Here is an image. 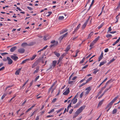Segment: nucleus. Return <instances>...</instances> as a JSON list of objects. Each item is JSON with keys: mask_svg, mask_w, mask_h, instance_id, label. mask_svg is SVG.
<instances>
[{"mask_svg": "<svg viewBox=\"0 0 120 120\" xmlns=\"http://www.w3.org/2000/svg\"><path fill=\"white\" fill-rule=\"evenodd\" d=\"M91 90V88L90 87H87L85 90L86 91L85 92V95H87L89 93Z\"/></svg>", "mask_w": 120, "mask_h": 120, "instance_id": "2", "label": "nucleus"}, {"mask_svg": "<svg viewBox=\"0 0 120 120\" xmlns=\"http://www.w3.org/2000/svg\"><path fill=\"white\" fill-rule=\"evenodd\" d=\"M39 116H37L35 120H39Z\"/></svg>", "mask_w": 120, "mask_h": 120, "instance_id": "64", "label": "nucleus"}, {"mask_svg": "<svg viewBox=\"0 0 120 120\" xmlns=\"http://www.w3.org/2000/svg\"><path fill=\"white\" fill-rule=\"evenodd\" d=\"M86 79V77H85L84 78V79H82L81 80H80V83H82V82H83L84 80H85V79Z\"/></svg>", "mask_w": 120, "mask_h": 120, "instance_id": "43", "label": "nucleus"}, {"mask_svg": "<svg viewBox=\"0 0 120 120\" xmlns=\"http://www.w3.org/2000/svg\"><path fill=\"white\" fill-rule=\"evenodd\" d=\"M28 45V44H27L26 42H25L22 43V45L21 46H22L23 47H24L25 46H27Z\"/></svg>", "mask_w": 120, "mask_h": 120, "instance_id": "32", "label": "nucleus"}, {"mask_svg": "<svg viewBox=\"0 0 120 120\" xmlns=\"http://www.w3.org/2000/svg\"><path fill=\"white\" fill-rule=\"evenodd\" d=\"M57 61L54 60L52 61L51 65L50 66V68H54L57 63Z\"/></svg>", "mask_w": 120, "mask_h": 120, "instance_id": "4", "label": "nucleus"}, {"mask_svg": "<svg viewBox=\"0 0 120 120\" xmlns=\"http://www.w3.org/2000/svg\"><path fill=\"white\" fill-rule=\"evenodd\" d=\"M36 68V70L33 73L34 74H35L36 73H37L38 72L39 69V66H37Z\"/></svg>", "mask_w": 120, "mask_h": 120, "instance_id": "14", "label": "nucleus"}, {"mask_svg": "<svg viewBox=\"0 0 120 120\" xmlns=\"http://www.w3.org/2000/svg\"><path fill=\"white\" fill-rule=\"evenodd\" d=\"M83 92H82L81 94H80V98H81L82 97V96H83Z\"/></svg>", "mask_w": 120, "mask_h": 120, "instance_id": "56", "label": "nucleus"}, {"mask_svg": "<svg viewBox=\"0 0 120 120\" xmlns=\"http://www.w3.org/2000/svg\"><path fill=\"white\" fill-rule=\"evenodd\" d=\"M56 100H57L56 98H54L53 99L52 101V102H53V103H54L56 101Z\"/></svg>", "mask_w": 120, "mask_h": 120, "instance_id": "54", "label": "nucleus"}, {"mask_svg": "<svg viewBox=\"0 0 120 120\" xmlns=\"http://www.w3.org/2000/svg\"><path fill=\"white\" fill-rule=\"evenodd\" d=\"M112 105H111L110 103H109L108 104V105L107 106L106 109H107V108H109V109H110L111 107V106Z\"/></svg>", "mask_w": 120, "mask_h": 120, "instance_id": "24", "label": "nucleus"}, {"mask_svg": "<svg viewBox=\"0 0 120 120\" xmlns=\"http://www.w3.org/2000/svg\"><path fill=\"white\" fill-rule=\"evenodd\" d=\"M78 114H77V113H76V112H75V114H74L73 116V118H74L76 117L78 115Z\"/></svg>", "mask_w": 120, "mask_h": 120, "instance_id": "49", "label": "nucleus"}, {"mask_svg": "<svg viewBox=\"0 0 120 120\" xmlns=\"http://www.w3.org/2000/svg\"><path fill=\"white\" fill-rule=\"evenodd\" d=\"M109 51V49L108 48H106L105 50V52H107Z\"/></svg>", "mask_w": 120, "mask_h": 120, "instance_id": "62", "label": "nucleus"}, {"mask_svg": "<svg viewBox=\"0 0 120 120\" xmlns=\"http://www.w3.org/2000/svg\"><path fill=\"white\" fill-rule=\"evenodd\" d=\"M17 48V47L15 46H13L10 49V51L11 52L14 51Z\"/></svg>", "mask_w": 120, "mask_h": 120, "instance_id": "13", "label": "nucleus"}, {"mask_svg": "<svg viewBox=\"0 0 120 120\" xmlns=\"http://www.w3.org/2000/svg\"><path fill=\"white\" fill-rule=\"evenodd\" d=\"M115 60V59H114V58L110 60V61H109V63H111L114 61Z\"/></svg>", "mask_w": 120, "mask_h": 120, "instance_id": "52", "label": "nucleus"}, {"mask_svg": "<svg viewBox=\"0 0 120 120\" xmlns=\"http://www.w3.org/2000/svg\"><path fill=\"white\" fill-rule=\"evenodd\" d=\"M88 65H86L84 66L83 67V68H82V69H84L88 67Z\"/></svg>", "mask_w": 120, "mask_h": 120, "instance_id": "59", "label": "nucleus"}, {"mask_svg": "<svg viewBox=\"0 0 120 120\" xmlns=\"http://www.w3.org/2000/svg\"><path fill=\"white\" fill-rule=\"evenodd\" d=\"M80 93V92H79L77 93L76 95L74 97L76 98H77L78 97Z\"/></svg>", "mask_w": 120, "mask_h": 120, "instance_id": "39", "label": "nucleus"}, {"mask_svg": "<svg viewBox=\"0 0 120 120\" xmlns=\"http://www.w3.org/2000/svg\"><path fill=\"white\" fill-rule=\"evenodd\" d=\"M37 65V64L36 63H34L32 65V68H34Z\"/></svg>", "mask_w": 120, "mask_h": 120, "instance_id": "42", "label": "nucleus"}, {"mask_svg": "<svg viewBox=\"0 0 120 120\" xmlns=\"http://www.w3.org/2000/svg\"><path fill=\"white\" fill-rule=\"evenodd\" d=\"M89 18L87 20V21L85 22L83 24L82 26V29H84L86 27L87 24V22H88V20H89Z\"/></svg>", "mask_w": 120, "mask_h": 120, "instance_id": "15", "label": "nucleus"}, {"mask_svg": "<svg viewBox=\"0 0 120 120\" xmlns=\"http://www.w3.org/2000/svg\"><path fill=\"white\" fill-rule=\"evenodd\" d=\"M52 12L51 11H49L46 12L45 14V15L46 16H49L52 13Z\"/></svg>", "mask_w": 120, "mask_h": 120, "instance_id": "22", "label": "nucleus"}, {"mask_svg": "<svg viewBox=\"0 0 120 120\" xmlns=\"http://www.w3.org/2000/svg\"><path fill=\"white\" fill-rule=\"evenodd\" d=\"M73 74H72L69 77V79L68 83L69 84H73L74 81H72L71 79L72 77L73 76Z\"/></svg>", "mask_w": 120, "mask_h": 120, "instance_id": "3", "label": "nucleus"}, {"mask_svg": "<svg viewBox=\"0 0 120 120\" xmlns=\"http://www.w3.org/2000/svg\"><path fill=\"white\" fill-rule=\"evenodd\" d=\"M92 79V77H89L88 79L86 80V83H88L89 81L91 80Z\"/></svg>", "mask_w": 120, "mask_h": 120, "instance_id": "34", "label": "nucleus"}, {"mask_svg": "<svg viewBox=\"0 0 120 120\" xmlns=\"http://www.w3.org/2000/svg\"><path fill=\"white\" fill-rule=\"evenodd\" d=\"M99 36H98L93 41V42L95 43H96L99 39Z\"/></svg>", "mask_w": 120, "mask_h": 120, "instance_id": "18", "label": "nucleus"}, {"mask_svg": "<svg viewBox=\"0 0 120 120\" xmlns=\"http://www.w3.org/2000/svg\"><path fill=\"white\" fill-rule=\"evenodd\" d=\"M118 98V97H116L114 98L112 101L110 102V103L111 105H112L113 103L115 102V101Z\"/></svg>", "mask_w": 120, "mask_h": 120, "instance_id": "10", "label": "nucleus"}, {"mask_svg": "<svg viewBox=\"0 0 120 120\" xmlns=\"http://www.w3.org/2000/svg\"><path fill=\"white\" fill-rule=\"evenodd\" d=\"M6 94H4L1 97V99H3L5 97V96L6 95Z\"/></svg>", "mask_w": 120, "mask_h": 120, "instance_id": "53", "label": "nucleus"}, {"mask_svg": "<svg viewBox=\"0 0 120 120\" xmlns=\"http://www.w3.org/2000/svg\"><path fill=\"white\" fill-rule=\"evenodd\" d=\"M36 112V111H34L31 115L30 117H31L32 116H33L34 115V114H35V112Z\"/></svg>", "mask_w": 120, "mask_h": 120, "instance_id": "61", "label": "nucleus"}, {"mask_svg": "<svg viewBox=\"0 0 120 120\" xmlns=\"http://www.w3.org/2000/svg\"><path fill=\"white\" fill-rule=\"evenodd\" d=\"M106 37L107 38H111L112 37V35L110 34H108L106 36Z\"/></svg>", "mask_w": 120, "mask_h": 120, "instance_id": "46", "label": "nucleus"}, {"mask_svg": "<svg viewBox=\"0 0 120 120\" xmlns=\"http://www.w3.org/2000/svg\"><path fill=\"white\" fill-rule=\"evenodd\" d=\"M77 78V76H75L74 77L72 78H71V80L72 81H74Z\"/></svg>", "mask_w": 120, "mask_h": 120, "instance_id": "44", "label": "nucleus"}, {"mask_svg": "<svg viewBox=\"0 0 120 120\" xmlns=\"http://www.w3.org/2000/svg\"><path fill=\"white\" fill-rule=\"evenodd\" d=\"M69 92L70 90H69V88H68L63 93V94L65 95H67L69 93Z\"/></svg>", "mask_w": 120, "mask_h": 120, "instance_id": "6", "label": "nucleus"}, {"mask_svg": "<svg viewBox=\"0 0 120 120\" xmlns=\"http://www.w3.org/2000/svg\"><path fill=\"white\" fill-rule=\"evenodd\" d=\"M56 82H54L53 84L52 85V86H51L50 88L49 89V91H48V93H50V91L51 90V89H52L53 87V86L55 85L56 84Z\"/></svg>", "mask_w": 120, "mask_h": 120, "instance_id": "21", "label": "nucleus"}, {"mask_svg": "<svg viewBox=\"0 0 120 120\" xmlns=\"http://www.w3.org/2000/svg\"><path fill=\"white\" fill-rule=\"evenodd\" d=\"M95 44V43L93 42V41H92V42L90 43L89 46L90 47V49H91L92 48L93 46Z\"/></svg>", "mask_w": 120, "mask_h": 120, "instance_id": "26", "label": "nucleus"}, {"mask_svg": "<svg viewBox=\"0 0 120 120\" xmlns=\"http://www.w3.org/2000/svg\"><path fill=\"white\" fill-rule=\"evenodd\" d=\"M27 8L30 11L32 10L33 9L32 8L28 6L27 7Z\"/></svg>", "mask_w": 120, "mask_h": 120, "instance_id": "51", "label": "nucleus"}, {"mask_svg": "<svg viewBox=\"0 0 120 120\" xmlns=\"http://www.w3.org/2000/svg\"><path fill=\"white\" fill-rule=\"evenodd\" d=\"M93 33H94L93 32H91L89 34V36L87 38L89 39H90L91 38V36L93 35Z\"/></svg>", "mask_w": 120, "mask_h": 120, "instance_id": "23", "label": "nucleus"}, {"mask_svg": "<svg viewBox=\"0 0 120 120\" xmlns=\"http://www.w3.org/2000/svg\"><path fill=\"white\" fill-rule=\"evenodd\" d=\"M71 102L70 103V104H69V105L68 106V107H67V111H68V109L70 107H71Z\"/></svg>", "mask_w": 120, "mask_h": 120, "instance_id": "45", "label": "nucleus"}, {"mask_svg": "<svg viewBox=\"0 0 120 120\" xmlns=\"http://www.w3.org/2000/svg\"><path fill=\"white\" fill-rule=\"evenodd\" d=\"M39 75L35 79L34 81L35 82L36 81H37V80L39 78Z\"/></svg>", "mask_w": 120, "mask_h": 120, "instance_id": "47", "label": "nucleus"}, {"mask_svg": "<svg viewBox=\"0 0 120 120\" xmlns=\"http://www.w3.org/2000/svg\"><path fill=\"white\" fill-rule=\"evenodd\" d=\"M117 111V110L116 109H114L112 111V114H114Z\"/></svg>", "mask_w": 120, "mask_h": 120, "instance_id": "37", "label": "nucleus"}, {"mask_svg": "<svg viewBox=\"0 0 120 120\" xmlns=\"http://www.w3.org/2000/svg\"><path fill=\"white\" fill-rule=\"evenodd\" d=\"M81 103V101H79V102H78L77 104L76 105H75V106L74 107V108H75L78 107V106L80 105Z\"/></svg>", "mask_w": 120, "mask_h": 120, "instance_id": "28", "label": "nucleus"}, {"mask_svg": "<svg viewBox=\"0 0 120 120\" xmlns=\"http://www.w3.org/2000/svg\"><path fill=\"white\" fill-rule=\"evenodd\" d=\"M64 53L59 58V59L58 60V63H59L62 60L63 58L64 57V56L67 53Z\"/></svg>", "mask_w": 120, "mask_h": 120, "instance_id": "5", "label": "nucleus"}, {"mask_svg": "<svg viewBox=\"0 0 120 120\" xmlns=\"http://www.w3.org/2000/svg\"><path fill=\"white\" fill-rule=\"evenodd\" d=\"M112 79H110L106 83V84L104 86V88H105L107 86V85L109 83H110L111 82Z\"/></svg>", "mask_w": 120, "mask_h": 120, "instance_id": "20", "label": "nucleus"}, {"mask_svg": "<svg viewBox=\"0 0 120 120\" xmlns=\"http://www.w3.org/2000/svg\"><path fill=\"white\" fill-rule=\"evenodd\" d=\"M43 40L44 41H46L48 39V37L47 36H44V37L43 38Z\"/></svg>", "mask_w": 120, "mask_h": 120, "instance_id": "41", "label": "nucleus"}, {"mask_svg": "<svg viewBox=\"0 0 120 120\" xmlns=\"http://www.w3.org/2000/svg\"><path fill=\"white\" fill-rule=\"evenodd\" d=\"M67 30L66 29L60 31V34H62L64 33L67 32Z\"/></svg>", "mask_w": 120, "mask_h": 120, "instance_id": "25", "label": "nucleus"}, {"mask_svg": "<svg viewBox=\"0 0 120 120\" xmlns=\"http://www.w3.org/2000/svg\"><path fill=\"white\" fill-rule=\"evenodd\" d=\"M64 109V108H60L57 111V113H59V112H60L61 110H63Z\"/></svg>", "mask_w": 120, "mask_h": 120, "instance_id": "38", "label": "nucleus"}, {"mask_svg": "<svg viewBox=\"0 0 120 120\" xmlns=\"http://www.w3.org/2000/svg\"><path fill=\"white\" fill-rule=\"evenodd\" d=\"M85 60V58H83L82 60H81L80 62V63H83L84 61V60Z\"/></svg>", "mask_w": 120, "mask_h": 120, "instance_id": "63", "label": "nucleus"}, {"mask_svg": "<svg viewBox=\"0 0 120 120\" xmlns=\"http://www.w3.org/2000/svg\"><path fill=\"white\" fill-rule=\"evenodd\" d=\"M70 49V45H68V47L66 48V49L65 50V51L66 52H67Z\"/></svg>", "mask_w": 120, "mask_h": 120, "instance_id": "33", "label": "nucleus"}, {"mask_svg": "<svg viewBox=\"0 0 120 120\" xmlns=\"http://www.w3.org/2000/svg\"><path fill=\"white\" fill-rule=\"evenodd\" d=\"M112 30V29L111 28V26H110L108 28V31L109 32L111 31Z\"/></svg>", "mask_w": 120, "mask_h": 120, "instance_id": "57", "label": "nucleus"}, {"mask_svg": "<svg viewBox=\"0 0 120 120\" xmlns=\"http://www.w3.org/2000/svg\"><path fill=\"white\" fill-rule=\"evenodd\" d=\"M15 96H16V95H15L14 96L10 99L9 101L10 102V101H11L13 100H14V99L15 98Z\"/></svg>", "mask_w": 120, "mask_h": 120, "instance_id": "48", "label": "nucleus"}, {"mask_svg": "<svg viewBox=\"0 0 120 120\" xmlns=\"http://www.w3.org/2000/svg\"><path fill=\"white\" fill-rule=\"evenodd\" d=\"M30 60V59H26L24 60H23L22 61V63L21 64H24V63H25L27 61L29 60Z\"/></svg>", "mask_w": 120, "mask_h": 120, "instance_id": "29", "label": "nucleus"}, {"mask_svg": "<svg viewBox=\"0 0 120 120\" xmlns=\"http://www.w3.org/2000/svg\"><path fill=\"white\" fill-rule=\"evenodd\" d=\"M104 101V99H103L101 101L98 103V107L99 106H100L103 103V102Z\"/></svg>", "mask_w": 120, "mask_h": 120, "instance_id": "19", "label": "nucleus"}, {"mask_svg": "<svg viewBox=\"0 0 120 120\" xmlns=\"http://www.w3.org/2000/svg\"><path fill=\"white\" fill-rule=\"evenodd\" d=\"M77 101V99L75 98H74L71 100V102H73V104H75Z\"/></svg>", "mask_w": 120, "mask_h": 120, "instance_id": "9", "label": "nucleus"}, {"mask_svg": "<svg viewBox=\"0 0 120 120\" xmlns=\"http://www.w3.org/2000/svg\"><path fill=\"white\" fill-rule=\"evenodd\" d=\"M8 64H11L12 63V60L10 58L8 57Z\"/></svg>", "mask_w": 120, "mask_h": 120, "instance_id": "17", "label": "nucleus"}, {"mask_svg": "<svg viewBox=\"0 0 120 120\" xmlns=\"http://www.w3.org/2000/svg\"><path fill=\"white\" fill-rule=\"evenodd\" d=\"M106 63V61L105 60L104 61H103L100 63L99 65V66L101 67L102 65H104V64H105Z\"/></svg>", "mask_w": 120, "mask_h": 120, "instance_id": "27", "label": "nucleus"}, {"mask_svg": "<svg viewBox=\"0 0 120 120\" xmlns=\"http://www.w3.org/2000/svg\"><path fill=\"white\" fill-rule=\"evenodd\" d=\"M118 40H116L115 42L114 43L112 44L113 46L115 45L117 43L119 42L118 41Z\"/></svg>", "mask_w": 120, "mask_h": 120, "instance_id": "50", "label": "nucleus"}, {"mask_svg": "<svg viewBox=\"0 0 120 120\" xmlns=\"http://www.w3.org/2000/svg\"><path fill=\"white\" fill-rule=\"evenodd\" d=\"M25 51V49L23 48H20L18 49V51L20 53H23Z\"/></svg>", "mask_w": 120, "mask_h": 120, "instance_id": "8", "label": "nucleus"}, {"mask_svg": "<svg viewBox=\"0 0 120 120\" xmlns=\"http://www.w3.org/2000/svg\"><path fill=\"white\" fill-rule=\"evenodd\" d=\"M104 23L103 22L102 23H101L100 25L98 26V29H99L101 28L104 25Z\"/></svg>", "mask_w": 120, "mask_h": 120, "instance_id": "35", "label": "nucleus"}, {"mask_svg": "<svg viewBox=\"0 0 120 120\" xmlns=\"http://www.w3.org/2000/svg\"><path fill=\"white\" fill-rule=\"evenodd\" d=\"M54 53L55 54V55L57 57H59L60 55V54L59 53H57L56 52H54Z\"/></svg>", "mask_w": 120, "mask_h": 120, "instance_id": "31", "label": "nucleus"}, {"mask_svg": "<svg viewBox=\"0 0 120 120\" xmlns=\"http://www.w3.org/2000/svg\"><path fill=\"white\" fill-rule=\"evenodd\" d=\"M80 25L81 24L80 23H79V24L76 28L75 29L74 31L73 32V34H74L78 30V29L80 28Z\"/></svg>", "mask_w": 120, "mask_h": 120, "instance_id": "7", "label": "nucleus"}, {"mask_svg": "<svg viewBox=\"0 0 120 120\" xmlns=\"http://www.w3.org/2000/svg\"><path fill=\"white\" fill-rule=\"evenodd\" d=\"M85 106L84 105L83 106L80 107L76 112V113L77 114H80L82 111V110L85 108Z\"/></svg>", "mask_w": 120, "mask_h": 120, "instance_id": "1", "label": "nucleus"}, {"mask_svg": "<svg viewBox=\"0 0 120 120\" xmlns=\"http://www.w3.org/2000/svg\"><path fill=\"white\" fill-rule=\"evenodd\" d=\"M36 55H33L30 58V59L31 60H34V59L35 58V57L36 56Z\"/></svg>", "mask_w": 120, "mask_h": 120, "instance_id": "36", "label": "nucleus"}, {"mask_svg": "<svg viewBox=\"0 0 120 120\" xmlns=\"http://www.w3.org/2000/svg\"><path fill=\"white\" fill-rule=\"evenodd\" d=\"M54 90H55L54 88H52V89H51V90L50 91H50H51V93L52 94L53 93V92L54 91Z\"/></svg>", "mask_w": 120, "mask_h": 120, "instance_id": "55", "label": "nucleus"}, {"mask_svg": "<svg viewBox=\"0 0 120 120\" xmlns=\"http://www.w3.org/2000/svg\"><path fill=\"white\" fill-rule=\"evenodd\" d=\"M22 69V68H19L18 70L16 71L15 73V74L16 75H19L21 70Z\"/></svg>", "mask_w": 120, "mask_h": 120, "instance_id": "11", "label": "nucleus"}, {"mask_svg": "<svg viewBox=\"0 0 120 120\" xmlns=\"http://www.w3.org/2000/svg\"><path fill=\"white\" fill-rule=\"evenodd\" d=\"M103 57V54L102 52L100 56L98 58V61H100L102 59V57Z\"/></svg>", "mask_w": 120, "mask_h": 120, "instance_id": "16", "label": "nucleus"}, {"mask_svg": "<svg viewBox=\"0 0 120 120\" xmlns=\"http://www.w3.org/2000/svg\"><path fill=\"white\" fill-rule=\"evenodd\" d=\"M94 71L93 72V73L94 74H96L97 72L99 71V70L97 69H94Z\"/></svg>", "mask_w": 120, "mask_h": 120, "instance_id": "30", "label": "nucleus"}, {"mask_svg": "<svg viewBox=\"0 0 120 120\" xmlns=\"http://www.w3.org/2000/svg\"><path fill=\"white\" fill-rule=\"evenodd\" d=\"M11 57L12 59L14 60L15 61H16L18 59V57L15 56L14 55L12 56Z\"/></svg>", "mask_w": 120, "mask_h": 120, "instance_id": "12", "label": "nucleus"}, {"mask_svg": "<svg viewBox=\"0 0 120 120\" xmlns=\"http://www.w3.org/2000/svg\"><path fill=\"white\" fill-rule=\"evenodd\" d=\"M33 80L30 83V86H31L33 84Z\"/></svg>", "mask_w": 120, "mask_h": 120, "instance_id": "60", "label": "nucleus"}, {"mask_svg": "<svg viewBox=\"0 0 120 120\" xmlns=\"http://www.w3.org/2000/svg\"><path fill=\"white\" fill-rule=\"evenodd\" d=\"M64 18V17L63 16H60L59 17V19L60 20L63 19Z\"/></svg>", "mask_w": 120, "mask_h": 120, "instance_id": "40", "label": "nucleus"}, {"mask_svg": "<svg viewBox=\"0 0 120 120\" xmlns=\"http://www.w3.org/2000/svg\"><path fill=\"white\" fill-rule=\"evenodd\" d=\"M86 83V82L85 83H82L81 85L79 87H81L82 86H83V85H85V84Z\"/></svg>", "mask_w": 120, "mask_h": 120, "instance_id": "58", "label": "nucleus"}]
</instances>
